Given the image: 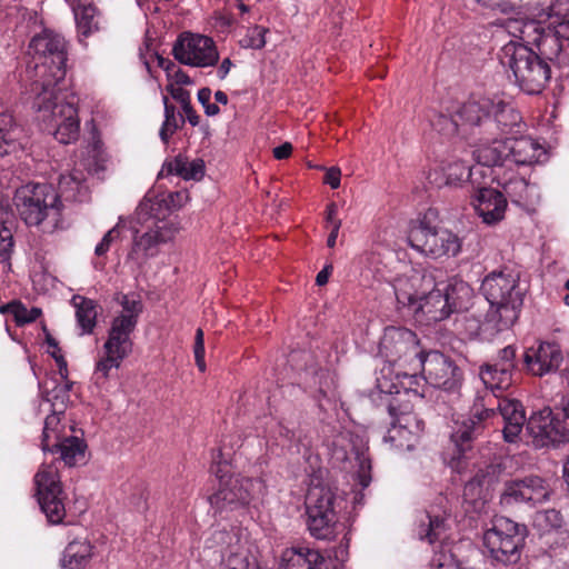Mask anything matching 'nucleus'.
<instances>
[{
  "mask_svg": "<svg viewBox=\"0 0 569 569\" xmlns=\"http://www.w3.org/2000/svg\"><path fill=\"white\" fill-rule=\"evenodd\" d=\"M26 70L20 74L23 94L37 112L44 130L64 144L79 137L80 121L73 101L62 97L60 83L66 76L63 38H31Z\"/></svg>",
  "mask_w": 569,
  "mask_h": 569,
  "instance_id": "f257e3e1",
  "label": "nucleus"
},
{
  "mask_svg": "<svg viewBox=\"0 0 569 569\" xmlns=\"http://www.w3.org/2000/svg\"><path fill=\"white\" fill-rule=\"evenodd\" d=\"M481 290L490 308L478 326V335L490 338L517 321L523 303V290L519 286L518 274L506 270L486 276Z\"/></svg>",
  "mask_w": 569,
  "mask_h": 569,
  "instance_id": "f03ea898",
  "label": "nucleus"
},
{
  "mask_svg": "<svg viewBox=\"0 0 569 569\" xmlns=\"http://www.w3.org/2000/svg\"><path fill=\"white\" fill-rule=\"evenodd\" d=\"M496 416H501L503 420V437L508 442H513L526 423V413L522 405L515 399L503 398L499 400L496 409H475L472 416L455 421L451 432V442L456 447L451 460L452 468H459V460L462 455L470 449V442L481 428V423Z\"/></svg>",
  "mask_w": 569,
  "mask_h": 569,
  "instance_id": "7ed1b4c3",
  "label": "nucleus"
},
{
  "mask_svg": "<svg viewBox=\"0 0 569 569\" xmlns=\"http://www.w3.org/2000/svg\"><path fill=\"white\" fill-rule=\"evenodd\" d=\"M17 211L29 227H37L44 233L63 228L62 202L52 186L28 183L14 194Z\"/></svg>",
  "mask_w": 569,
  "mask_h": 569,
  "instance_id": "20e7f679",
  "label": "nucleus"
},
{
  "mask_svg": "<svg viewBox=\"0 0 569 569\" xmlns=\"http://www.w3.org/2000/svg\"><path fill=\"white\" fill-rule=\"evenodd\" d=\"M164 199L144 198L138 207V219L147 223L144 231L136 230L132 237V246L128 252V259L142 266L150 258L159 253V246L167 243L176 237L179 231L172 221L160 218V210Z\"/></svg>",
  "mask_w": 569,
  "mask_h": 569,
  "instance_id": "39448f33",
  "label": "nucleus"
},
{
  "mask_svg": "<svg viewBox=\"0 0 569 569\" xmlns=\"http://www.w3.org/2000/svg\"><path fill=\"white\" fill-rule=\"evenodd\" d=\"M472 297L471 287L461 279L452 278L438 281L435 274V287L420 297L412 315L419 321H441L453 311L467 308Z\"/></svg>",
  "mask_w": 569,
  "mask_h": 569,
  "instance_id": "423d86ee",
  "label": "nucleus"
},
{
  "mask_svg": "<svg viewBox=\"0 0 569 569\" xmlns=\"http://www.w3.org/2000/svg\"><path fill=\"white\" fill-rule=\"evenodd\" d=\"M436 220L437 212L429 209L411 223L408 232L410 247L432 259L456 257L461 251V239L449 229L437 228L433 224Z\"/></svg>",
  "mask_w": 569,
  "mask_h": 569,
  "instance_id": "0eeeda50",
  "label": "nucleus"
},
{
  "mask_svg": "<svg viewBox=\"0 0 569 569\" xmlns=\"http://www.w3.org/2000/svg\"><path fill=\"white\" fill-rule=\"evenodd\" d=\"M517 86L528 94H539L551 78V69L533 49L520 41H509L503 47Z\"/></svg>",
  "mask_w": 569,
  "mask_h": 569,
  "instance_id": "6e6552de",
  "label": "nucleus"
},
{
  "mask_svg": "<svg viewBox=\"0 0 569 569\" xmlns=\"http://www.w3.org/2000/svg\"><path fill=\"white\" fill-rule=\"evenodd\" d=\"M492 24L508 36H569V0H555L549 11L540 13L537 19L509 18Z\"/></svg>",
  "mask_w": 569,
  "mask_h": 569,
  "instance_id": "1a4fd4ad",
  "label": "nucleus"
},
{
  "mask_svg": "<svg viewBox=\"0 0 569 569\" xmlns=\"http://www.w3.org/2000/svg\"><path fill=\"white\" fill-rule=\"evenodd\" d=\"M525 537V527L505 517L496 518L492 527L483 533L485 553L497 563H516L520 559Z\"/></svg>",
  "mask_w": 569,
  "mask_h": 569,
  "instance_id": "9d476101",
  "label": "nucleus"
},
{
  "mask_svg": "<svg viewBox=\"0 0 569 569\" xmlns=\"http://www.w3.org/2000/svg\"><path fill=\"white\" fill-rule=\"evenodd\" d=\"M121 310L113 317L102 349L127 358L132 352L131 335L134 331L138 318L142 312L139 300L122 295L118 298Z\"/></svg>",
  "mask_w": 569,
  "mask_h": 569,
  "instance_id": "9b49d317",
  "label": "nucleus"
},
{
  "mask_svg": "<svg viewBox=\"0 0 569 569\" xmlns=\"http://www.w3.org/2000/svg\"><path fill=\"white\" fill-rule=\"evenodd\" d=\"M379 352L386 359L385 365H390L393 368L412 366L413 370H419V361L423 356L419 350L416 333L409 329L397 327L385 329Z\"/></svg>",
  "mask_w": 569,
  "mask_h": 569,
  "instance_id": "f8f14e48",
  "label": "nucleus"
},
{
  "mask_svg": "<svg viewBox=\"0 0 569 569\" xmlns=\"http://www.w3.org/2000/svg\"><path fill=\"white\" fill-rule=\"evenodd\" d=\"M59 463L57 460L43 462L34 476L38 502L49 522L53 525L62 522L66 516L61 497L62 488L58 469Z\"/></svg>",
  "mask_w": 569,
  "mask_h": 569,
  "instance_id": "ddd939ff",
  "label": "nucleus"
},
{
  "mask_svg": "<svg viewBox=\"0 0 569 569\" xmlns=\"http://www.w3.org/2000/svg\"><path fill=\"white\" fill-rule=\"evenodd\" d=\"M419 370H413L412 366L407 368H393L390 365H383L376 378L377 388L380 392L395 395L393 398L400 400L421 401L423 393L422 378L417 375Z\"/></svg>",
  "mask_w": 569,
  "mask_h": 569,
  "instance_id": "4468645a",
  "label": "nucleus"
},
{
  "mask_svg": "<svg viewBox=\"0 0 569 569\" xmlns=\"http://www.w3.org/2000/svg\"><path fill=\"white\" fill-rule=\"evenodd\" d=\"M212 541L221 548L222 569H260L258 547L237 531H214Z\"/></svg>",
  "mask_w": 569,
  "mask_h": 569,
  "instance_id": "2eb2a0df",
  "label": "nucleus"
},
{
  "mask_svg": "<svg viewBox=\"0 0 569 569\" xmlns=\"http://www.w3.org/2000/svg\"><path fill=\"white\" fill-rule=\"evenodd\" d=\"M333 499V493L323 487L312 488L307 495L308 529L317 539L330 540L336 536Z\"/></svg>",
  "mask_w": 569,
  "mask_h": 569,
  "instance_id": "dca6fc26",
  "label": "nucleus"
},
{
  "mask_svg": "<svg viewBox=\"0 0 569 569\" xmlns=\"http://www.w3.org/2000/svg\"><path fill=\"white\" fill-rule=\"evenodd\" d=\"M552 493L549 482L536 475L512 479L505 483L500 495L502 506L526 505L535 508L547 502Z\"/></svg>",
  "mask_w": 569,
  "mask_h": 569,
  "instance_id": "f3484780",
  "label": "nucleus"
},
{
  "mask_svg": "<svg viewBox=\"0 0 569 569\" xmlns=\"http://www.w3.org/2000/svg\"><path fill=\"white\" fill-rule=\"evenodd\" d=\"M223 477L220 476V487L209 499L211 506L218 510L247 506L262 489L260 480L240 476H232L223 480Z\"/></svg>",
  "mask_w": 569,
  "mask_h": 569,
  "instance_id": "a211bd4d",
  "label": "nucleus"
},
{
  "mask_svg": "<svg viewBox=\"0 0 569 569\" xmlns=\"http://www.w3.org/2000/svg\"><path fill=\"white\" fill-rule=\"evenodd\" d=\"M436 270L410 269L398 276L392 283L397 302L412 313L420 297L435 287Z\"/></svg>",
  "mask_w": 569,
  "mask_h": 569,
  "instance_id": "6ab92c4d",
  "label": "nucleus"
},
{
  "mask_svg": "<svg viewBox=\"0 0 569 569\" xmlns=\"http://www.w3.org/2000/svg\"><path fill=\"white\" fill-rule=\"evenodd\" d=\"M425 380L447 391L458 389L462 381L461 370L443 353L430 351L419 361Z\"/></svg>",
  "mask_w": 569,
  "mask_h": 569,
  "instance_id": "aec40b11",
  "label": "nucleus"
},
{
  "mask_svg": "<svg viewBox=\"0 0 569 569\" xmlns=\"http://www.w3.org/2000/svg\"><path fill=\"white\" fill-rule=\"evenodd\" d=\"M172 51L177 60L191 67L213 66L219 59L212 38H178Z\"/></svg>",
  "mask_w": 569,
  "mask_h": 569,
  "instance_id": "412c9836",
  "label": "nucleus"
},
{
  "mask_svg": "<svg viewBox=\"0 0 569 569\" xmlns=\"http://www.w3.org/2000/svg\"><path fill=\"white\" fill-rule=\"evenodd\" d=\"M526 426L537 447L569 441V433L565 430L562 422L552 417L549 408L532 413Z\"/></svg>",
  "mask_w": 569,
  "mask_h": 569,
  "instance_id": "4be33fe9",
  "label": "nucleus"
},
{
  "mask_svg": "<svg viewBox=\"0 0 569 569\" xmlns=\"http://www.w3.org/2000/svg\"><path fill=\"white\" fill-rule=\"evenodd\" d=\"M502 136H490L489 133L479 134V143L477 144L473 157L477 161L475 167H481L483 173L480 177L500 178V173L493 170V167H502L508 161L507 138Z\"/></svg>",
  "mask_w": 569,
  "mask_h": 569,
  "instance_id": "5701e85b",
  "label": "nucleus"
},
{
  "mask_svg": "<svg viewBox=\"0 0 569 569\" xmlns=\"http://www.w3.org/2000/svg\"><path fill=\"white\" fill-rule=\"evenodd\" d=\"M561 361V350L556 343L541 342L537 347L529 348L525 353L528 370L539 377L556 371Z\"/></svg>",
  "mask_w": 569,
  "mask_h": 569,
  "instance_id": "b1692460",
  "label": "nucleus"
},
{
  "mask_svg": "<svg viewBox=\"0 0 569 569\" xmlns=\"http://www.w3.org/2000/svg\"><path fill=\"white\" fill-rule=\"evenodd\" d=\"M473 207L486 224H496L505 218L507 200L502 192L492 188H479Z\"/></svg>",
  "mask_w": 569,
  "mask_h": 569,
  "instance_id": "393cba45",
  "label": "nucleus"
},
{
  "mask_svg": "<svg viewBox=\"0 0 569 569\" xmlns=\"http://www.w3.org/2000/svg\"><path fill=\"white\" fill-rule=\"evenodd\" d=\"M53 358L59 368V379L51 378L46 380L42 385V393L46 401L51 403L52 409L64 411L70 399L72 382L67 379L68 369L63 356H56V352H53Z\"/></svg>",
  "mask_w": 569,
  "mask_h": 569,
  "instance_id": "a878e982",
  "label": "nucleus"
},
{
  "mask_svg": "<svg viewBox=\"0 0 569 569\" xmlns=\"http://www.w3.org/2000/svg\"><path fill=\"white\" fill-rule=\"evenodd\" d=\"M520 121V113L510 102L500 99L492 100V104L489 107V117L485 119V132L490 136H503Z\"/></svg>",
  "mask_w": 569,
  "mask_h": 569,
  "instance_id": "bb28decb",
  "label": "nucleus"
},
{
  "mask_svg": "<svg viewBox=\"0 0 569 569\" xmlns=\"http://www.w3.org/2000/svg\"><path fill=\"white\" fill-rule=\"evenodd\" d=\"M505 197L519 207L530 209L540 200V191L537 184L530 183L523 177L511 173L509 177H502L498 182Z\"/></svg>",
  "mask_w": 569,
  "mask_h": 569,
  "instance_id": "cd10ccee",
  "label": "nucleus"
},
{
  "mask_svg": "<svg viewBox=\"0 0 569 569\" xmlns=\"http://www.w3.org/2000/svg\"><path fill=\"white\" fill-rule=\"evenodd\" d=\"M483 170L481 167H468L463 161H453L443 168V177H440L437 171L433 173L430 171L427 174V180L431 186H457L465 180H470L472 184L478 183L477 177L482 174Z\"/></svg>",
  "mask_w": 569,
  "mask_h": 569,
  "instance_id": "c85d7f7f",
  "label": "nucleus"
},
{
  "mask_svg": "<svg viewBox=\"0 0 569 569\" xmlns=\"http://www.w3.org/2000/svg\"><path fill=\"white\" fill-rule=\"evenodd\" d=\"M490 104H492V100L488 98L470 99L465 102L456 110L459 124L469 127L472 134L486 133L485 119L489 117Z\"/></svg>",
  "mask_w": 569,
  "mask_h": 569,
  "instance_id": "c756f323",
  "label": "nucleus"
},
{
  "mask_svg": "<svg viewBox=\"0 0 569 569\" xmlns=\"http://www.w3.org/2000/svg\"><path fill=\"white\" fill-rule=\"evenodd\" d=\"M508 161L516 164H532L540 161L546 151L529 137L507 138Z\"/></svg>",
  "mask_w": 569,
  "mask_h": 569,
  "instance_id": "7c9ffc66",
  "label": "nucleus"
},
{
  "mask_svg": "<svg viewBox=\"0 0 569 569\" xmlns=\"http://www.w3.org/2000/svg\"><path fill=\"white\" fill-rule=\"evenodd\" d=\"M14 218L8 203L0 201V271L8 274L11 271V253L13 251L12 228Z\"/></svg>",
  "mask_w": 569,
  "mask_h": 569,
  "instance_id": "2f4dec72",
  "label": "nucleus"
},
{
  "mask_svg": "<svg viewBox=\"0 0 569 569\" xmlns=\"http://www.w3.org/2000/svg\"><path fill=\"white\" fill-rule=\"evenodd\" d=\"M281 560L284 569H327L320 552L308 547L287 549Z\"/></svg>",
  "mask_w": 569,
  "mask_h": 569,
  "instance_id": "473e14b6",
  "label": "nucleus"
},
{
  "mask_svg": "<svg viewBox=\"0 0 569 569\" xmlns=\"http://www.w3.org/2000/svg\"><path fill=\"white\" fill-rule=\"evenodd\" d=\"M390 415L396 419L391 426L413 431L418 429V435L423 431V421L413 412V403L410 400H400L392 398L388 405Z\"/></svg>",
  "mask_w": 569,
  "mask_h": 569,
  "instance_id": "72a5a7b5",
  "label": "nucleus"
},
{
  "mask_svg": "<svg viewBox=\"0 0 569 569\" xmlns=\"http://www.w3.org/2000/svg\"><path fill=\"white\" fill-rule=\"evenodd\" d=\"M177 174L184 180H200L204 174V162L201 159L188 160L179 154L173 160L166 162L160 171V176Z\"/></svg>",
  "mask_w": 569,
  "mask_h": 569,
  "instance_id": "f704fd0d",
  "label": "nucleus"
},
{
  "mask_svg": "<svg viewBox=\"0 0 569 569\" xmlns=\"http://www.w3.org/2000/svg\"><path fill=\"white\" fill-rule=\"evenodd\" d=\"M446 517L436 513L433 510L423 515L417 528L419 539L427 540L429 543L445 540L447 538Z\"/></svg>",
  "mask_w": 569,
  "mask_h": 569,
  "instance_id": "c9c22d12",
  "label": "nucleus"
},
{
  "mask_svg": "<svg viewBox=\"0 0 569 569\" xmlns=\"http://www.w3.org/2000/svg\"><path fill=\"white\" fill-rule=\"evenodd\" d=\"M513 372L496 362L483 363L479 369V377L486 388L491 391H503L512 385Z\"/></svg>",
  "mask_w": 569,
  "mask_h": 569,
  "instance_id": "e433bc0d",
  "label": "nucleus"
},
{
  "mask_svg": "<svg viewBox=\"0 0 569 569\" xmlns=\"http://www.w3.org/2000/svg\"><path fill=\"white\" fill-rule=\"evenodd\" d=\"M21 129L11 114L0 112V157L9 154L21 147Z\"/></svg>",
  "mask_w": 569,
  "mask_h": 569,
  "instance_id": "4c0bfd02",
  "label": "nucleus"
},
{
  "mask_svg": "<svg viewBox=\"0 0 569 569\" xmlns=\"http://www.w3.org/2000/svg\"><path fill=\"white\" fill-rule=\"evenodd\" d=\"M54 448L60 451L61 460L69 467L74 466L84 457L86 446L83 441L76 436H64L52 442L50 452H53Z\"/></svg>",
  "mask_w": 569,
  "mask_h": 569,
  "instance_id": "58836bf2",
  "label": "nucleus"
},
{
  "mask_svg": "<svg viewBox=\"0 0 569 569\" xmlns=\"http://www.w3.org/2000/svg\"><path fill=\"white\" fill-rule=\"evenodd\" d=\"M76 318L81 328V335H89L93 331L97 323L96 303L91 299L74 297Z\"/></svg>",
  "mask_w": 569,
  "mask_h": 569,
  "instance_id": "ea45409f",
  "label": "nucleus"
},
{
  "mask_svg": "<svg viewBox=\"0 0 569 569\" xmlns=\"http://www.w3.org/2000/svg\"><path fill=\"white\" fill-rule=\"evenodd\" d=\"M91 556V546L86 540L70 542L61 558V566L67 569H77L82 566Z\"/></svg>",
  "mask_w": 569,
  "mask_h": 569,
  "instance_id": "a19ab883",
  "label": "nucleus"
},
{
  "mask_svg": "<svg viewBox=\"0 0 569 569\" xmlns=\"http://www.w3.org/2000/svg\"><path fill=\"white\" fill-rule=\"evenodd\" d=\"M419 438L420 435H418L417 428H415L413 431H410L391 426L383 439L387 443H390L391 448L398 450H411L418 442Z\"/></svg>",
  "mask_w": 569,
  "mask_h": 569,
  "instance_id": "79ce46f5",
  "label": "nucleus"
},
{
  "mask_svg": "<svg viewBox=\"0 0 569 569\" xmlns=\"http://www.w3.org/2000/svg\"><path fill=\"white\" fill-rule=\"evenodd\" d=\"M74 19L81 36H89L100 31L97 9L92 4L74 9Z\"/></svg>",
  "mask_w": 569,
  "mask_h": 569,
  "instance_id": "37998d69",
  "label": "nucleus"
},
{
  "mask_svg": "<svg viewBox=\"0 0 569 569\" xmlns=\"http://www.w3.org/2000/svg\"><path fill=\"white\" fill-rule=\"evenodd\" d=\"M123 360L124 358L121 356L111 353L110 351H103V356L97 361L94 368L93 379L96 383L103 386L110 376V371L118 369Z\"/></svg>",
  "mask_w": 569,
  "mask_h": 569,
  "instance_id": "c03bdc74",
  "label": "nucleus"
},
{
  "mask_svg": "<svg viewBox=\"0 0 569 569\" xmlns=\"http://www.w3.org/2000/svg\"><path fill=\"white\" fill-rule=\"evenodd\" d=\"M86 174L82 171L74 170L72 173L62 174L59 179V189L66 199H78V194L84 188Z\"/></svg>",
  "mask_w": 569,
  "mask_h": 569,
  "instance_id": "a18cd8bd",
  "label": "nucleus"
},
{
  "mask_svg": "<svg viewBox=\"0 0 569 569\" xmlns=\"http://www.w3.org/2000/svg\"><path fill=\"white\" fill-rule=\"evenodd\" d=\"M64 411H58L52 409V415H49L44 420V427L42 432V450L51 451L52 442L59 440L61 436L60 415Z\"/></svg>",
  "mask_w": 569,
  "mask_h": 569,
  "instance_id": "49530a36",
  "label": "nucleus"
},
{
  "mask_svg": "<svg viewBox=\"0 0 569 569\" xmlns=\"http://www.w3.org/2000/svg\"><path fill=\"white\" fill-rule=\"evenodd\" d=\"M163 104H164V121L160 129V138L164 143H167L169 141L170 137L178 130L179 122H183V120L181 117H178L176 114V107L173 104L169 103V100L167 97H163Z\"/></svg>",
  "mask_w": 569,
  "mask_h": 569,
  "instance_id": "de8ad7c7",
  "label": "nucleus"
},
{
  "mask_svg": "<svg viewBox=\"0 0 569 569\" xmlns=\"http://www.w3.org/2000/svg\"><path fill=\"white\" fill-rule=\"evenodd\" d=\"M501 472L500 465H489L478 471L469 487L478 485L481 488L490 489L499 480Z\"/></svg>",
  "mask_w": 569,
  "mask_h": 569,
  "instance_id": "09e8293b",
  "label": "nucleus"
},
{
  "mask_svg": "<svg viewBox=\"0 0 569 569\" xmlns=\"http://www.w3.org/2000/svg\"><path fill=\"white\" fill-rule=\"evenodd\" d=\"M560 39L561 38H537V53L545 61L557 58L562 50V43Z\"/></svg>",
  "mask_w": 569,
  "mask_h": 569,
  "instance_id": "8fccbe9b",
  "label": "nucleus"
},
{
  "mask_svg": "<svg viewBox=\"0 0 569 569\" xmlns=\"http://www.w3.org/2000/svg\"><path fill=\"white\" fill-rule=\"evenodd\" d=\"M123 218L119 217V220L114 227L104 233L100 242L94 248V254L97 257H103L110 250L111 246L119 240L121 234V226Z\"/></svg>",
  "mask_w": 569,
  "mask_h": 569,
  "instance_id": "3c124183",
  "label": "nucleus"
},
{
  "mask_svg": "<svg viewBox=\"0 0 569 569\" xmlns=\"http://www.w3.org/2000/svg\"><path fill=\"white\" fill-rule=\"evenodd\" d=\"M432 126L441 133L446 136H451L458 132L459 121L456 117V112L451 117H447L445 114L437 116L436 119L431 121Z\"/></svg>",
  "mask_w": 569,
  "mask_h": 569,
  "instance_id": "603ef678",
  "label": "nucleus"
},
{
  "mask_svg": "<svg viewBox=\"0 0 569 569\" xmlns=\"http://www.w3.org/2000/svg\"><path fill=\"white\" fill-rule=\"evenodd\" d=\"M193 353H194L196 365H197L198 369L201 372H203L206 370L204 338H203V330L201 328H198L196 331Z\"/></svg>",
  "mask_w": 569,
  "mask_h": 569,
  "instance_id": "864d4df0",
  "label": "nucleus"
},
{
  "mask_svg": "<svg viewBox=\"0 0 569 569\" xmlns=\"http://www.w3.org/2000/svg\"><path fill=\"white\" fill-rule=\"evenodd\" d=\"M483 7L507 13L520 6L522 0H476Z\"/></svg>",
  "mask_w": 569,
  "mask_h": 569,
  "instance_id": "5fc2aeb1",
  "label": "nucleus"
},
{
  "mask_svg": "<svg viewBox=\"0 0 569 569\" xmlns=\"http://www.w3.org/2000/svg\"><path fill=\"white\" fill-rule=\"evenodd\" d=\"M495 362L513 372L516 368V348L507 346L501 349Z\"/></svg>",
  "mask_w": 569,
  "mask_h": 569,
  "instance_id": "6e6d98bb",
  "label": "nucleus"
},
{
  "mask_svg": "<svg viewBox=\"0 0 569 569\" xmlns=\"http://www.w3.org/2000/svg\"><path fill=\"white\" fill-rule=\"evenodd\" d=\"M16 308L18 309L16 321L19 325L33 322L41 316V309L36 307L28 309L21 302L20 306H16Z\"/></svg>",
  "mask_w": 569,
  "mask_h": 569,
  "instance_id": "4d7b16f0",
  "label": "nucleus"
},
{
  "mask_svg": "<svg viewBox=\"0 0 569 569\" xmlns=\"http://www.w3.org/2000/svg\"><path fill=\"white\" fill-rule=\"evenodd\" d=\"M358 463H359V470H358V479L359 483L362 488H366L369 486L371 481L370 470H371V462L370 459L365 456L363 453L359 455L357 457Z\"/></svg>",
  "mask_w": 569,
  "mask_h": 569,
  "instance_id": "13d9d810",
  "label": "nucleus"
},
{
  "mask_svg": "<svg viewBox=\"0 0 569 569\" xmlns=\"http://www.w3.org/2000/svg\"><path fill=\"white\" fill-rule=\"evenodd\" d=\"M536 521L539 525L545 522L547 527L558 528L561 526L562 517L559 511H557L555 509H549L543 512H539L537 515Z\"/></svg>",
  "mask_w": 569,
  "mask_h": 569,
  "instance_id": "bf43d9fd",
  "label": "nucleus"
},
{
  "mask_svg": "<svg viewBox=\"0 0 569 569\" xmlns=\"http://www.w3.org/2000/svg\"><path fill=\"white\" fill-rule=\"evenodd\" d=\"M90 152H92V156H91L92 160H88V162L86 164L88 167V170L94 171V172L102 170L103 169L102 163L104 161V158H103V154L101 151L100 142L98 140H96L92 143V148H91Z\"/></svg>",
  "mask_w": 569,
  "mask_h": 569,
  "instance_id": "052dcab7",
  "label": "nucleus"
},
{
  "mask_svg": "<svg viewBox=\"0 0 569 569\" xmlns=\"http://www.w3.org/2000/svg\"><path fill=\"white\" fill-rule=\"evenodd\" d=\"M340 169L337 167H331L326 172L325 182L328 183L332 189H337L340 186Z\"/></svg>",
  "mask_w": 569,
  "mask_h": 569,
  "instance_id": "680f3d73",
  "label": "nucleus"
},
{
  "mask_svg": "<svg viewBox=\"0 0 569 569\" xmlns=\"http://www.w3.org/2000/svg\"><path fill=\"white\" fill-rule=\"evenodd\" d=\"M169 90H170L172 98L174 100H177L181 104L182 108L190 103L189 92L186 91L184 89H182L180 87L171 86Z\"/></svg>",
  "mask_w": 569,
  "mask_h": 569,
  "instance_id": "e2e57ef3",
  "label": "nucleus"
},
{
  "mask_svg": "<svg viewBox=\"0 0 569 569\" xmlns=\"http://www.w3.org/2000/svg\"><path fill=\"white\" fill-rule=\"evenodd\" d=\"M239 44L244 49H262L266 46V38H240Z\"/></svg>",
  "mask_w": 569,
  "mask_h": 569,
  "instance_id": "0e129e2a",
  "label": "nucleus"
},
{
  "mask_svg": "<svg viewBox=\"0 0 569 569\" xmlns=\"http://www.w3.org/2000/svg\"><path fill=\"white\" fill-rule=\"evenodd\" d=\"M338 214V207L335 202H331L327 206L326 211V222L328 227L335 228V221H341L337 218Z\"/></svg>",
  "mask_w": 569,
  "mask_h": 569,
  "instance_id": "69168bd1",
  "label": "nucleus"
},
{
  "mask_svg": "<svg viewBox=\"0 0 569 569\" xmlns=\"http://www.w3.org/2000/svg\"><path fill=\"white\" fill-rule=\"evenodd\" d=\"M292 152V146L289 142H284L273 149V156L276 159H287Z\"/></svg>",
  "mask_w": 569,
  "mask_h": 569,
  "instance_id": "338daca9",
  "label": "nucleus"
},
{
  "mask_svg": "<svg viewBox=\"0 0 569 569\" xmlns=\"http://www.w3.org/2000/svg\"><path fill=\"white\" fill-rule=\"evenodd\" d=\"M230 23H231L230 18H228L227 16L220 14L216 18L214 27L218 32L223 33V32H228L227 28L230 26Z\"/></svg>",
  "mask_w": 569,
  "mask_h": 569,
  "instance_id": "774afa93",
  "label": "nucleus"
}]
</instances>
